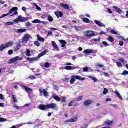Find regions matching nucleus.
Here are the masks:
<instances>
[{
  "label": "nucleus",
  "instance_id": "obj_53",
  "mask_svg": "<svg viewBox=\"0 0 128 128\" xmlns=\"http://www.w3.org/2000/svg\"><path fill=\"white\" fill-rule=\"evenodd\" d=\"M26 26H32V24L30 22H28L25 24Z\"/></svg>",
  "mask_w": 128,
  "mask_h": 128
},
{
  "label": "nucleus",
  "instance_id": "obj_54",
  "mask_svg": "<svg viewBox=\"0 0 128 128\" xmlns=\"http://www.w3.org/2000/svg\"><path fill=\"white\" fill-rule=\"evenodd\" d=\"M107 10L109 14H112V9L108 8H107Z\"/></svg>",
  "mask_w": 128,
  "mask_h": 128
},
{
  "label": "nucleus",
  "instance_id": "obj_4",
  "mask_svg": "<svg viewBox=\"0 0 128 128\" xmlns=\"http://www.w3.org/2000/svg\"><path fill=\"white\" fill-rule=\"evenodd\" d=\"M46 51H44L43 52H42L40 54H39L37 57L32 58H27L26 60H28L30 63L32 62H36L38 60V58H42V56H44L46 54Z\"/></svg>",
  "mask_w": 128,
  "mask_h": 128
},
{
  "label": "nucleus",
  "instance_id": "obj_27",
  "mask_svg": "<svg viewBox=\"0 0 128 128\" xmlns=\"http://www.w3.org/2000/svg\"><path fill=\"white\" fill-rule=\"evenodd\" d=\"M32 24H42V21L38 19L34 20L32 21Z\"/></svg>",
  "mask_w": 128,
  "mask_h": 128
},
{
  "label": "nucleus",
  "instance_id": "obj_14",
  "mask_svg": "<svg viewBox=\"0 0 128 128\" xmlns=\"http://www.w3.org/2000/svg\"><path fill=\"white\" fill-rule=\"evenodd\" d=\"M94 22H95L96 24H97V26H104V23H102V22L97 20H94Z\"/></svg>",
  "mask_w": 128,
  "mask_h": 128
},
{
  "label": "nucleus",
  "instance_id": "obj_13",
  "mask_svg": "<svg viewBox=\"0 0 128 128\" xmlns=\"http://www.w3.org/2000/svg\"><path fill=\"white\" fill-rule=\"evenodd\" d=\"M80 67L78 66H66V70H75V68H79Z\"/></svg>",
  "mask_w": 128,
  "mask_h": 128
},
{
  "label": "nucleus",
  "instance_id": "obj_63",
  "mask_svg": "<svg viewBox=\"0 0 128 128\" xmlns=\"http://www.w3.org/2000/svg\"><path fill=\"white\" fill-rule=\"evenodd\" d=\"M48 36H50V34H52V32L50 30H49L48 31Z\"/></svg>",
  "mask_w": 128,
  "mask_h": 128
},
{
  "label": "nucleus",
  "instance_id": "obj_22",
  "mask_svg": "<svg viewBox=\"0 0 128 128\" xmlns=\"http://www.w3.org/2000/svg\"><path fill=\"white\" fill-rule=\"evenodd\" d=\"M36 36H37V40L39 42H44V38L42 37H40V36L39 34H37Z\"/></svg>",
  "mask_w": 128,
  "mask_h": 128
},
{
  "label": "nucleus",
  "instance_id": "obj_24",
  "mask_svg": "<svg viewBox=\"0 0 128 128\" xmlns=\"http://www.w3.org/2000/svg\"><path fill=\"white\" fill-rule=\"evenodd\" d=\"M104 124L106 126H112V122L107 120L105 121Z\"/></svg>",
  "mask_w": 128,
  "mask_h": 128
},
{
  "label": "nucleus",
  "instance_id": "obj_56",
  "mask_svg": "<svg viewBox=\"0 0 128 128\" xmlns=\"http://www.w3.org/2000/svg\"><path fill=\"white\" fill-rule=\"evenodd\" d=\"M119 44L120 46H124V42L120 40L119 42Z\"/></svg>",
  "mask_w": 128,
  "mask_h": 128
},
{
  "label": "nucleus",
  "instance_id": "obj_34",
  "mask_svg": "<svg viewBox=\"0 0 128 128\" xmlns=\"http://www.w3.org/2000/svg\"><path fill=\"white\" fill-rule=\"evenodd\" d=\"M76 32H80V26H74Z\"/></svg>",
  "mask_w": 128,
  "mask_h": 128
},
{
  "label": "nucleus",
  "instance_id": "obj_59",
  "mask_svg": "<svg viewBox=\"0 0 128 128\" xmlns=\"http://www.w3.org/2000/svg\"><path fill=\"white\" fill-rule=\"evenodd\" d=\"M92 80H94V82H98V79L94 77L93 78V79H92Z\"/></svg>",
  "mask_w": 128,
  "mask_h": 128
},
{
  "label": "nucleus",
  "instance_id": "obj_32",
  "mask_svg": "<svg viewBox=\"0 0 128 128\" xmlns=\"http://www.w3.org/2000/svg\"><path fill=\"white\" fill-rule=\"evenodd\" d=\"M34 6L36 8V10H42L40 7V6H38L36 3L34 4Z\"/></svg>",
  "mask_w": 128,
  "mask_h": 128
},
{
  "label": "nucleus",
  "instance_id": "obj_28",
  "mask_svg": "<svg viewBox=\"0 0 128 128\" xmlns=\"http://www.w3.org/2000/svg\"><path fill=\"white\" fill-rule=\"evenodd\" d=\"M92 50H90V49H87L84 50V54H92Z\"/></svg>",
  "mask_w": 128,
  "mask_h": 128
},
{
  "label": "nucleus",
  "instance_id": "obj_17",
  "mask_svg": "<svg viewBox=\"0 0 128 128\" xmlns=\"http://www.w3.org/2000/svg\"><path fill=\"white\" fill-rule=\"evenodd\" d=\"M58 41L62 44L61 46L62 48H66V40H58Z\"/></svg>",
  "mask_w": 128,
  "mask_h": 128
},
{
  "label": "nucleus",
  "instance_id": "obj_57",
  "mask_svg": "<svg viewBox=\"0 0 128 128\" xmlns=\"http://www.w3.org/2000/svg\"><path fill=\"white\" fill-rule=\"evenodd\" d=\"M39 92H40V96H42V88H39Z\"/></svg>",
  "mask_w": 128,
  "mask_h": 128
},
{
  "label": "nucleus",
  "instance_id": "obj_35",
  "mask_svg": "<svg viewBox=\"0 0 128 128\" xmlns=\"http://www.w3.org/2000/svg\"><path fill=\"white\" fill-rule=\"evenodd\" d=\"M20 48V44H18L15 47V50H18Z\"/></svg>",
  "mask_w": 128,
  "mask_h": 128
},
{
  "label": "nucleus",
  "instance_id": "obj_38",
  "mask_svg": "<svg viewBox=\"0 0 128 128\" xmlns=\"http://www.w3.org/2000/svg\"><path fill=\"white\" fill-rule=\"evenodd\" d=\"M48 22H52L54 20V18H52V16H49L48 17Z\"/></svg>",
  "mask_w": 128,
  "mask_h": 128
},
{
  "label": "nucleus",
  "instance_id": "obj_10",
  "mask_svg": "<svg viewBox=\"0 0 128 128\" xmlns=\"http://www.w3.org/2000/svg\"><path fill=\"white\" fill-rule=\"evenodd\" d=\"M54 14L56 15V16L58 18H62V16H64V13H62L61 11H56L54 12Z\"/></svg>",
  "mask_w": 128,
  "mask_h": 128
},
{
  "label": "nucleus",
  "instance_id": "obj_50",
  "mask_svg": "<svg viewBox=\"0 0 128 128\" xmlns=\"http://www.w3.org/2000/svg\"><path fill=\"white\" fill-rule=\"evenodd\" d=\"M102 44L104 46H110V44H108V42H104V41H103V42H102Z\"/></svg>",
  "mask_w": 128,
  "mask_h": 128
},
{
  "label": "nucleus",
  "instance_id": "obj_45",
  "mask_svg": "<svg viewBox=\"0 0 128 128\" xmlns=\"http://www.w3.org/2000/svg\"><path fill=\"white\" fill-rule=\"evenodd\" d=\"M82 100V96H79L76 99V100L77 102H80V100Z\"/></svg>",
  "mask_w": 128,
  "mask_h": 128
},
{
  "label": "nucleus",
  "instance_id": "obj_55",
  "mask_svg": "<svg viewBox=\"0 0 128 128\" xmlns=\"http://www.w3.org/2000/svg\"><path fill=\"white\" fill-rule=\"evenodd\" d=\"M30 106V104H24L23 106H20V108H24V106Z\"/></svg>",
  "mask_w": 128,
  "mask_h": 128
},
{
  "label": "nucleus",
  "instance_id": "obj_39",
  "mask_svg": "<svg viewBox=\"0 0 128 128\" xmlns=\"http://www.w3.org/2000/svg\"><path fill=\"white\" fill-rule=\"evenodd\" d=\"M34 44H35V46H40V42L38 41H35L34 42Z\"/></svg>",
  "mask_w": 128,
  "mask_h": 128
},
{
  "label": "nucleus",
  "instance_id": "obj_43",
  "mask_svg": "<svg viewBox=\"0 0 128 128\" xmlns=\"http://www.w3.org/2000/svg\"><path fill=\"white\" fill-rule=\"evenodd\" d=\"M82 70H83L82 72H88V68L87 66H86V67L83 68Z\"/></svg>",
  "mask_w": 128,
  "mask_h": 128
},
{
  "label": "nucleus",
  "instance_id": "obj_15",
  "mask_svg": "<svg viewBox=\"0 0 128 128\" xmlns=\"http://www.w3.org/2000/svg\"><path fill=\"white\" fill-rule=\"evenodd\" d=\"M92 102V100H86L84 102L83 104L84 106H88V105L90 104Z\"/></svg>",
  "mask_w": 128,
  "mask_h": 128
},
{
  "label": "nucleus",
  "instance_id": "obj_9",
  "mask_svg": "<svg viewBox=\"0 0 128 128\" xmlns=\"http://www.w3.org/2000/svg\"><path fill=\"white\" fill-rule=\"evenodd\" d=\"M21 87L22 88H24L25 91L26 92L30 93V92H32V88H30L24 85H21Z\"/></svg>",
  "mask_w": 128,
  "mask_h": 128
},
{
  "label": "nucleus",
  "instance_id": "obj_37",
  "mask_svg": "<svg viewBox=\"0 0 128 128\" xmlns=\"http://www.w3.org/2000/svg\"><path fill=\"white\" fill-rule=\"evenodd\" d=\"M108 40H109L110 42H114V38L112 36H109L108 38Z\"/></svg>",
  "mask_w": 128,
  "mask_h": 128
},
{
  "label": "nucleus",
  "instance_id": "obj_41",
  "mask_svg": "<svg viewBox=\"0 0 128 128\" xmlns=\"http://www.w3.org/2000/svg\"><path fill=\"white\" fill-rule=\"evenodd\" d=\"M28 18H30L28 17H23L22 22H26V20H28Z\"/></svg>",
  "mask_w": 128,
  "mask_h": 128
},
{
  "label": "nucleus",
  "instance_id": "obj_49",
  "mask_svg": "<svg viewBox=\"0 0 128 128\" xmlns=\"http://www.w3.org/2000/svg\"><path fill=\"white\" fill-rule=\"evenodd\" d=\"M91 42H100V38H96V39H92Z\"/></svg>",
  "mask_w": 128,
  "mask_h": 128
},
{
  "label": "nucleus",
  "instance_id": "obj_23",
  "mask_svg": "<svg viewBox=\"0 0 128 128\" xmlns=\"http://www.w3.org/2000/svg\"><path fill=\"white\" fill-rule=\"evenodd\" d=\"M114 94L117 96L118 98H120V100H122V96L120 95V92H118V91L116 90L114 92Z\"/></svg>",
  "mask_w": 128,
  "mask_h": 128
},
{
  "label": "nucleus",
  "instance_id": "obj_18",
  "mask_svg": "<svg viewBox=\"0 0 128 128\" xmlns=\"http://www.w3.org/2000/svg\"><path fill=\"white\" fill-rule=\"evenodd\" d=\"M5 46L6 47V48H10V46H12V44H14V42L10 41L8 42L5 43Z\"/></svg>",
  "mask_w": 128,
  "mask_h": 128
},
{
  "label": "nucleus",
  "instance_id": "obj_30",
  "mask_svg": "<svg viewBox=\"0 0 128 128\" xmlns=\"http://www.w3.org/2000/svg\"><path fill=\"white\" fill-rule=\"evenodd\" d=\"M82 21L84 22H86V24H88L90 23V20L88 18H84L83 19H82Z\"/></svg>",
  "mask_w": 128,
  "mask_h": 128
},
{
  "label": "nucleus",
  "instance_id": "obj_33",
  "mask_svg": "<svg viewBox=\"0 0 128 128\" xmlns=\"http://www.w3.org/2000/svg\"><path fill=\"white\" fill-rule=\"evenodd\" d=\"M5 26H13L14 22H7L4 23Z\"/></svg>",
  "mask_w": 128,
  "mask_h": 128
},
{
  "label": "nucleus",
  "instance_id": "obj_21",
  "mask_svg": "<svg viewBox=\"0 0 128 128\" xmlns=\"http://www.w3.org/2000/svg\"><path fill=\"white\" fill-rule=\"evenodd\" d=\"M52 46L54 48V50H56L58 51L59 50L58 46V44H56V42H54V41L52 42Z\"/></svg>",
  "mask_w": 128,
  "mask_h": 128
},
{
  "label": "nucleus",
  "instance_id": "obj_25",
  "mask_svg": "<svg viewBox=\"0 0 128 128\" xmlns=\"http://www.w3.org/2000/svg\"><path fill=\"white\" fill-rule=\"evenodd\" d=\"M6 48L4 44H2L0 46V52H2V50H6Z\"/></svg>",
  "mask_w": 128,
  "mask_h": 128
},
{
  "label": "nucleus",
  "instance_id": "obj_1",
  "mask_svg": "<svg viewBox=\"0 0 128 128\" xmlns=\"http://www.w3.org/2000/svg\"><path fill=\"white\" fill-rule=\"evenodd\" d=\"M39 108L42 110H50V108H52V110H58L56 104L54 103H50L46 105H40Z\"/></svg>",
  "mask_w": 128,
  "mask_h": 128
},
{
  "label": "nucleus",
  "instance_id": "obj_31",
  "mask_svg": "<svg viewBox=\"0 0 128 128\" xmlns=\"http://www.w3.org/2000/svg\"><path fill=\"white\" fill-rule=\"evenodd\" d=\"M26 56H32L30 54V50L28 49H27L26 52Z\"/></svg>",
  "mask_w": 128,
  "mask_h": 128
},
{
  "label": "nucleus",
  "instance_id": "obj_8",
  "mask_svg": "<svg viewBox=\"0 0 128 128\" xmlns=\"http://www.w3.org/2000/svg\"><path fill=\"white\" fill-rule=\"evenodd\" d=\"M18 60H22V58H20L18 56H15L10 60V62L12 64V62H18Z\"/></svg>",
  "mask_w": 128,
  "mask_h": 128
},
{
  "label": "nucleus",
  "instance_id": "obj_19",
  "mask_svg": "<svg viewBox=\"0 0 128 128\" xmlns=\"http://www.w3.org/2000/svg\"><path fill=\"white\" fill-rule=\"evenodd\" d=\"M60 6L63 8H64V10H70V6H68L67 4H64L61 3Z\"/></svg>",
  "mask_w": 128,
  "mask_h": 128
},
{
  "label": "nucleus",
  "instance_id": "obj_16",
  "mask_svg": "<svg viewBox=\"0 0 128 128\" xmlns=\"http://www.w3.org/2000/svg\"><path fill=\"white\" fill-rule=\"evenodd\" d=\"M78 120V118H72L65 121V122H74Z\"/></svg>",
  "mask_w": 128,
  "mask_h": 128
},
{
  "label": "nucleus",
  "instance_id": "obj_48",
  "mask_svg": "<svg viewBox=\"0 0 128 128\" xmlns=\"http://www.w3.org/2000/svg\"><path fill=\"white\" fill-rule=\"evenodd\" d=\"M6 122V120L4 118H0V122Z\"/></svg>",
  "mask_w": 128,
  "mask_h": 128
},
{
  "label": "nucleus",
  "instance_id": "obj_29",
  "mask_svg": "<svg viewBox=\"0 0 128 128\" xmlns=\"http://www.w3.org/2000/svg\"><path fill=\"white\" fill-rule=\"evenodd\" d=\"M12 98H13L14 102H18V99H16V95H12Z\"/></svg>",
  "mask_w": 128,
  "mask_h": 128
},
{
  "label": "nucleus",
  "instance_id": "obj_26",
  "mask_svg": "<svg viewBox=\"0 0 128 128\" xmlns=\"http://www.w3.org/2000/svg\"><path fill=\"white\" fill-rule=\"evenodd\" d=\"M42 94L44 96H45V98L48 96V92L46 91V90L45 89L43 90Z\"/></svg>",
  "mask_w": 128,
  "mask_h": 128
},
{
  "label": "nucleus",
  "instance_id": "obj_44",
  "mask_svg": "<svg viewBox=\"0 0 128 128\" xmlns=\"http://www.w3.org/2000/svg\"><path fill=\"white\" fill-rule=\"evenodd\" d=\"M44 68H48V66H50V64L46 62L44 64Z\"/></svg>",
  "mask_w": 128,
  "mask_h": 128
},
{
  "label": "nucleus",
  "instance_id": "obj_2",
  "mask_svg": "<svg viewBox=\"0 0 128 128\" xmlns=\"http://www.w3.org/2000/svg\"><path fill=\"white\" fill-rule=\"evenodd\" d=\"M18 8L16 7L12 8L8 12V14H3L2 15V18H5V16H10V14H12L10 16H16L18 14Z\"/></svg>",
  "mask_w": 128,
  "mask_h": 128
},
{
  "label": "nucleus",
  "instance_id": "obj_5",
  "mask_svg": "<svg viewBox=\"0 0 128 128\" xmlns=\"http://www.w3.org/2000/svg\"><path fill=\"white\" fill-rule=\"evenodd\" d=\"M30 38H32V36L28 34H25L22 39V44H26Z\"/></svg>",
  "mask_w": 128,
  "mask_h": 128
},
{
  "label": "nucleus",
  "instance_id": "obj_46",
  "mask_svg": "<svg viewBox=\"0 0 128 128\" xmlns=\"http://www.w3.org/2000/svg\"><path fill=\"white\" fill-rule=\"evenodd\" d=\"M101 76H108V73L102 72L100 73Z\"/></svg>",
  "mask_w": 128,
  "mask_h": 128
},
{
  "label": "nucleus",
  "instance_id": "obj_42",
  "mask_svg": "<svg viewBox=\"0 0 128 128\" xmlns=\"http://www.w3.org/2000/svg\"><path fill=\"white\" fill-rule=\"evenodd\" d=\"M121 74H122V76H126V74H128V71L125 70Z\"/></svg>",
  "mask_w": 128,
  "mask_h": 128
},
{
  "label": "nucleus",
  "instance_id": "obj_51",
  "mask_svg": "<svg viewBox=\"0 0 128 128\" xmlns=\"http://www.w3.org/2000/svg\"><path fill=\"white\" fill-rule=\"evenodd\" d=\"M60 100L62 102H66V97H62Z\"/></svg>",
  "mask_w": 128,
  "mask_h": 128
},
{
  "label": "nucleus",
  "instance_id": "obj_64",
  "mask_svg": "<svg viewBox=\"0 0 128 128\" xmlns=\"http://www.w3.org/2000/svg\"><path fill=\"white\" fill-rule=\"evenodd\" d=\"M0 100H4V95L0 94Z\"/></svg>",
  "mask_w": 128,
  "mask_h": 128
},
{
  "label": "nucleus",
  "instance_id": "obj_20",
  "mask_svg": "<svg viewBox=\"0 0 128 128\" xmlns=\"http://www.w3.org/2000/svg\"><path fill=\"white\" fill-rule=\"evenodd\" d=\"M53 98L56 100V102H60V98L56 94L52 95Z\"/></svg>",
  "mask_w": 128,
  "mask_h": 128
},
{
  "label": "nucleus",
  "instance_id": "obj_52",
  "mask_svg": "<svg viewBox=\"0 0 128 128\" xmlns=\"http://www.w3.org/2000/svg\"><path fill=\"white\" fill-rule=\"evenodd\" d=\"M116 66L118 67L122 68V64H121L120 62H116Z\"/></svg>",
  "mask_w": 128,
  "mask_h": 128
},
{
  "label": "nucleus",
  "instance_id": "obj_60",
  "mask_svg": "<svg viewBox=\"0 0 128 128\" xmlns=\"http://www.w3.org/2000/svg\"><path fill=\"white\" fill-rule=\"evenodd\" d=\"M13 107L15 108H16V110H20V107H18V106L14 105V106H13Z\"/></svg>",
  "mask_w": 128,
  "mask_h": 128
},
{
  "label": "nucleus",
  "instance_id": "obj_61",
  "mask_svg": "<svg viewBox=\"0 0 128 128\" xmlns=\"http://www.w3.org/2000/svg\"><path fill=\"white\" fill-rule=\"evenodd\" d=\"M72 102H73V101H71V102H70L68 103V106H72Z\"/></svg>",
  "mask_w": 128,
  "mask_h": 128
},
{
  "label": "nucleus",
  "instance_id": "obj_6",
  "mask_svg": "<svg viewBox=\"0 0 128 128\" xmlns=\"http://www.w3.org/2000/svg\"><path fill=\"white\" fill-rule=\"evenodd\" d=\"M87 38H90L92 36H94L96 34H94V32L92 30H87L84 32Z\"/></svg>",
  "mask_w": 128,
  "mask_h": 128
},
{
  "label": "nucleus",
  "instance_id": "obj_58",
  "mask_svg": "<svg viewBox=\"0 0 128 128\" xmlns=\"http://www.w3.org/2000/svg\"><path fill=\"white\" fill-rule=\"evenodd\" d=\"M12 52H13L12 50H10L8 52V54H10V55L12 54Z\"/></svg>",
  "mask_w": 128,
  "mask_h": 128
},
{
  "label": "nucleus",
  "instance_id": "obj_11",
  "mask_svg": "<svg viewBox=\"0 0 128 128\" xmlns=\"http://www.w3.org/2000/svg\"><path fill=\"white\" fill-rule=\"evenodd\" d=\"M23 18L24 17H22V15H20L17 18L14 20V22H22Z\"/></svg>",
  "mask_w": 128,
  "mask_h": 128
},
{
  "label": "nucleus",
  "instance_id": "obj_47",
  "mask_svg": "<svg viewBox=\"0 0 128 128\" xmlns=\"http://www.w3.org/2000/svg\"><path fill=\"white\" fill-rule=\"evenodd\" d=\"M118 62H122V64H124V58H119Z\"/></svg>",
  "mask_w": 128,
  "mask_h": 128
},
{
  "label": "nucleus",
  "instance_id": "obj_40",
  "mask_svg": "<svg viewBox=\"0 0 128 128\" xmlns=\"http://www.w3.org/2000/svg\"><path fill=\"white\" fill-rule=\"evenodd\" d=\"M110 34H118V32H116V31L114 30H112L110 31Z\"/></svg>",
  "mask_w": 128,
  "mask_h": 128
},
{
  "label": "nucleus",
  "instance_id": "obj_3",
  "mask_svg": "<svg viewBox=\"0 0 128 128\" xmlns=\"http://www.w3.org/2000/svg\"><path fill=\"white\" fill-rule=\"evenodd\" d=\"M70 78H71V80H70V84H73L74 83V82H76V80H81V81L86 80V78H82L78 75L71 76Z\"/></svg>",
  "mask_w": 128,
  "mask_h": 128
},
{
  "label": "nucleus",
  "instance_id": "obj_36",
  "mask_svg": "<svg viewBox=\"0 0 128 128\" xmlns=\"http://www.w3.org/2000/svg\"><path fill=\"white\" fill-rule=\"evenodd\" d=\"M108 90L106 89V88H104L102 92L103 94L106 95L108 94Z\"/></svg>",
  "mask_w": 128,
  "mask_h": 128
},
{
  "label": "nucleus",
  "instance_id": "obj_12",
  "mask_svg": "<svg viewBox=\"0 0 128 128\" xmlns=\"http://www.w3.org/2000/svg\"><path fill=\"white\" fill-rule=\"evenodd\" d=\"M112 8H114V10H115V12H118V14H122V9L118 8V7L116 6H112Z\"/></svg>",
  "mask_w": 128,
  "mask_h": 128
},
{
  "label": "nucleus",
  "instance_id": "obj_7",
  "mask_svg": "<svg viewBox=\"0 0 128 128\" xmlns=\"http://www.w3.org/2000/svg\"><path fill=\"white\" fill-rule=\"evenodd\" d=\"M12 30L14 32H16V34H22V32H26V28L16 29V28H14Z\"/></svg>",
  "mask_w": 128,
  "mask_h": 128
},
{
  "label": "nucleus",
  "instance_id": "obj_62",
  "mask_svg": "<svg viewBox=\"0 0 128 128\" xmlns=\"http://www.w3.org/2000/svg\"><path fill=\"white\" fill-rule=\"evenodd\" d=\"M94 76H88V78H91V80H93V78H94Z\"/></svg>",
  "mask_w": 128,
  "mask_h": 128
}]
</instances>
